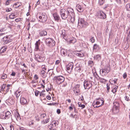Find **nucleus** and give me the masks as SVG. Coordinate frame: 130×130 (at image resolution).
<instances>
[{
  "label": "nucleus",
  "mask_w": 130,
  "mask_h": 130,
  "mask_svg": "<svg viewBox=\"0 0 130 130\" xmlns=\"http://www.w3.org/2000/svg\"><path fill=\"white\" fill-rule=\"evenodd\" d=\"M60 13L62 18L63 20H70L73 22L75 19V13L73 9L71 8H68L66 10L64 9H61Z\"/></svg>",
  "instance_id": "1"
},
{
  "label": "nucleus",
  "mask_w": 130,
  "mask_h": 130,
  "mask_svg": "<svg viewBox=\"0 0 130 130\" xmlns=\"http://www.w3.org/2000/svg\"><path fill=\"white\" fill-rule=\"evenodd\" d=\"M103 99L102 98H96V102L94 101L93 103V106L94 108H98L103 105L104 102Z\"/></svg>",
  "instance_id": "2"
},
{
  "label": "nucleus",
  "mask_w": 130,
  "mask_h": 130,
  "mask_svg": "<svg viewBox=\"0 0 130 130\" xmlns=\"http://www.w3.org/2000/svg\"><path fill=\"white\" fill-rule=\"evenodd\" d=\"M88 24L84 19L79 18L78 19V27L79 28H85L88 26Z\"/></svg>",
  "instance_id": "3"
},
{
  "label": "nucleus",
  "mask_w": 130,
  "mask_h": 130,
  "mask_svg": "<svg viewBox=\"0 0 130 130\" xmlns=\"http://www.w3.org/2000/svg\"><path fill=\"white\" fill-rule=\"evenodd\" d=\"M45 42L47 46L51 47L54 46L55 44V41L50 38H46L45 40Z\"/></svg>",
  "instance_id": "4"
},
{
  "label": "nucleus",
  "mask_w": 130,
  "mask_h": 130,
  "mask_svg": "<svg viewBox=\"0 0 130 130\" xmlns=\"http://www.w3.org/2000/svg\"><path fill=\"white\" fill-rule=\"evenodd\" d=\"M53 79L54 80L59 84L64 82V77L61 76H55L54 77Z\"/></svg>",
  "instance_id": "5"
},
{
  "label": "nucleus",
  "mask_w": 130,
  "mask_h": 130,
  "mask_svg": "<svg viewBox=\"0 0 130 130\" xmlns=\"http://www.w3.org/2000/svg\"><path fill=\"white\" fill-rule=\"evenodd\" d=\"M38 20L41 22L44 23L45 22L47 19V17L45 13H42L39 16Z\"/></svg>",
  "instance_id": "6"
},
{
  "label": "nucleus",
  "mask_w": 130,
  "mask_h": 130,
  "mask_svg": "<svg viewBox=\"0 0 130 130\" xmlns=\"http://www.w3.org/2000/svg\"><path fill=\"white\" fill-rule=\"evenodd\" d=\"M84 86L85 89L88 90L91 87L92 84L91 82L85 80L84 82Z\"/></svg>",
  "instance_id": "7"
},
{
  "label": "nucleus",
  "mask_w": 130,
  "mask_h": 130,
  "mask_svg": "<svg viewBox=\"0 0 130 130\" xmlns=\"http://www.w3.org/2000/svg\"><path fill=\"white\" fill-rule=\"evenodd\" d=\"M73 68V65L72 62L69 63L66 66L67 72L69 73H71L72 72Z\"/></svg>",
  "instance_id": "8"
},
{
  "label": "nucleus",
  "mask_w": 130,
  "mask_h": 130,
  "mask_svg": "<svg viewBox=\"0 0 130 130\" xmlns=\"http://www.w3.org/2000/svg\"><path fill=\"white\" fill-rule=\"evenodd\" d=\"M35 58L39 62H42L45 59L44 57L37 55L35 56Z\"/></svg>",
  "instance_id": "9"
},
{
  "label": "nucleus",
  "mask_w": 130,
  "mask_h": 130,
  "mask_svg": "<svg viewBox=\"0 0 130 130\" xmlns=\"http://www.w3.org/2000/svg\"><path fill=\"white\" fill-rule=\"evenodd\" d=\"M80 85L77 84L73 88V91L77 95L79 93L80 90L79 88Z\"/></svg>",
  "instance_id": "10"
},
{
  "label": "nucleus",
  "mask_w": 130,
  "mask_h": 130,
  "mask_svg": "<svg viewBox=\"0 0 130 130\" xmlns=\"http://www.w3.org/2000/svg\"><path fill=\"white\" fill-rule=\"evenodd\" d=\"M97 16L99 18L103 19H105L106 17V14L101 11H99L98 12Z\"/></svg>",
  "instance_id": "11"
},
{
  "label": "nucleus",
  "mask_w": 130,
  "mask_h": 130,
  "mask_svg": "<svg viewBox=\"0 0 130 130\" xmlns=\"http://www.w3.org/2000/svg\"><path fill=\"white\" fill-rule=\"evenodd\" d=\"M58 122L57 121H53L51 124L48 125V127L50 129L58 125Z\"/></svg>",
  "instance_id": "12"
},
{
  "label": "nucleus",
  "mask_w": 130,
  "mask_h": 130,
  "mask_svg": "<svg viewBox=\"0 0 130 130\" xmlns=\"http://www.w3.org/2000/svg\"><path fill=\"white\" fill-rule=\"evenodd\" d=\"M83 71V70L80 67H77L75 69V74L77 75L78 74V73H81Z\"/></svg>",
  "instance_id": "13"
},
{
  "label": "nucleus",
  "mask_w": 130,
  "mask_h": 130,
  "mask_svg": "<svg viewBox=\"0 0 130 130\" xmlns=\"http://www.w3.org/2000/svg\"><path fill=\"white\" fill-rule=\"evenodd\" d=\"M62 33L61 34V36L65 40L67 39V34L66 30L63 29L61 31Z\"/></svg>",
  "instance_id": "14"
},
{
  "label": "nucleus",
  "mask_w": 130,
  "mask_h": 130,
  "mask_svg": "<svg viewBox=\"0 0 130 130\" xmlns=\"http://www.w3.org/2000/svg\"><path fill=\"white\" fill-rule=\"evenodd\" d=\"M5 117L6 120H7L10 118H11V113L9 111H7L6 112H5Z\"/></svg>",
  "instance_id": "15"
},
{
  "label": "nucleus",
  "mask_w": 130,
  "mask_h": 130,
  "mask_svg": "<svg viewBox=\"0 0 130 130\" xmlns=\"http://www.w3.org/2000/svg\"><path fill=\"white\" fill-rule=\"evenodd\" d=\"M40 40H39L38 41L36 42V43L35 44V50L36 51H38L39 50V46L40 44Z\"/></svg>",
  "instance_id": "16"
},
{
  "label": "nucleus",
  "mask_w": 130,
  "mask_h": 130,
  "mask_svg": "<svg viewBox=\"0 0 130 130\" xmlns=\"http://www.w3.org/2000/svg\"><path fill=\"white\" fill-rule=\"evenodd\" d=\"M53 16L54 17V18L55 21H58L60 19V17L57 13H55L53 14Z\"/></svg>",
  "instance_id": "17"
},
{
  "label": "nucleus",
  "mask_w": 130,
  "mask_h": 130,
  "mask_svg": "<svg viewBox=\"0 0 130 130\" xmlns=\"http://www.w3.org/2000/svg\"><path fill=\"white\" fill-rule=\"evenodd\" d=\"M76 9L79 12H81L83 11V9L80 5L77 4L76 6Z\"/></svg>",
  "instance_id": "18"
},
{
  "label": "nucleus",
  "mask_w": 130,
  "mask_h": 130,
  "mask_svg": "<svg viewBox=\"0 0 130 130\" xmlns=\"http://www.w3.org/2000/svg\"><path fill=\"white\" fill-rule=\"evenodd\" d=\"M119 108L114 107H113L112 111L114 114H116L119 112Z\"/></svg>",
  "instance_id": "19"
},
{
  "label": "nucleus",
  "mask_w": 130,
  "mask_h": 130,
  "mask_svg": "<svg viewBox=\"0 0 130 130\" xmlns=\"http://www.w3.org/2000/svg\"><path fill=\"white\" fill-rule=\"evenodd\" d=\"M99 48V46L96 44H95L93 46V51L96 52L98 51Z\"/></svg>",
  "instance_id": "20"
},
{
  "label": "nucleus",
  "mask_w": 130,
  "mask_h": 130,
  "mask_svg": "<svg viewBox=\"0 0 130 130\" xmlns=\"http://www.w3.org/2000/svg\"><path fill=\"white\" fill-rule=\"evenodd\" d=\"M27 101L26 99L23 97L21 98L20 99V102L22 105H24L26 103Z\"/></svg>",
  "instance_id": "21"
},
{
  "label": "nucleus",
  "mask_w": 130,
  "mask_h": 130,
  "mask_svg": "<svg viewBox=\"0 0 130 130\" xmlns=\"http://www.w3.org/2000/svg\"><path fill=\"white\" fill-rule=\"evenodd\" d=\"M39 34L40 36H43L46 35L47 32L46 31L43 30L41 31L40 32Z\"/></svg>",
  "instance_id": "22"
},
{
  "label": "nucleus",
  "mask_w": 130,
  "mask_h": 130,
  "mask_svg": "<svg viewBox=\"0 0 130 130\" xmlns=\"http://www.w3.org/2000/svg\"><path fill=\"white\" fill-rule=\"evenodd\" d=\"M118 86L116 85L113 86L112 87V90L111 91L113 93H115L117 91V89L118 88Z\"/></svg>",
  "instance_id": "23"
},
{
  "label": "nucleus",
  "mask_w": 130,
  "mask_h": 130,
  "mask_svg": "<svg viewBox=\"0 0 130 130\" xmlns=\"http://www.w3.org/2000/svg\"><path fill=\"white\" fill-rule=\"evenodd\" d=\"M15 117L17 121L19 120L20 119V115L18 112H17L14 114Z\"/></svg>",
  "instance_id": "24"
},
{
  "label": "nucleus",
  "mask_w": 130,
  "mask_h": 130,
  "mask_svg": "<svg viewBox=\"0 0 130 130\" xmlns=\"http://www.w3.org/2000/svg\"><path fill=\"white\" fill-rule=\"evenodd\" d=\"M76 56L79 57H83L84 56V54L81 52H78L76 54Z\"/></svg>",
  "instance_id": "25"
},
{
  "label": "nucleus",
  "mask_w": 130,
  "mask_h": 130,
  "mask_svg": "<svg viewBox=\"0 0 130 130\" xmlns=\"http://www.w3.org/2000/svg\"><path fill=\"white\" fill-rule=\"evenodd\" d=\"M41 74L43 78H45L46 77V73L45 71L41 70Z\"/></svg>",
  "instance_id": "26"
},
{
  "label": "nucleus",
  "mask_w": 130,
  "mask_h": 130,
  "mask_svg": "<svg viewBox=\"0 0 130 130\" xmlns=\"http://www.w3.org/2000/svg\"><path fill=\"white\" fill-rule=\"evenodd\" d=\"M71 106H70L69 107V109L70 111L72 110L74 108V111H75L76 110V108L75 107V106L74 105L71 103Z\"/></svg>",
  "instance_id": "27"
},
{
  "label": "nucleus",
  "mask_w": 130,
  "mask_h": 130,
  "mask_svg": "<svg viewBox=\"0 0 130 130\" xmlns=\"http://www.w3.org/2000/svg\"><path fill=\"white\" fill-rule=\"evenodd\" d=\"M113 107L118 108H119V103L117 102H115L113 103Z\"/></svg>",
  "instance_id": "28"
},
{
  "label": "nucleus",
  "mask_w": 130,
  "mask_h": 130,
  "mask_svg": "<svg viewBox=\"0 0 130 130\" xmlns=\"http://www.w3.org/2000/svg\"><path fill=\"white\" fill-rule=\"evenodd\" d=\"M46 118V114L45 113H43L41 114L40 115V118L42 119L43 120L45 119Z\"/></svg>",
  "instance_id": "29"
},
{
  "label": "nucleus",
  "mask_w": 130,
  "mask_h": 130,
  "mask_svg": "<svg viewBox=\"0 0 130 130\" xmlns=\"http://www.w3.org/2000/svg\"><path fill=\"white\" fill-rule=\"evenodd\" d=\"M0 118L1 119L5 120L6 119L5 117V112H3L2 113L0 116Z\"/></svg>",
  "instance_id": "30"
},
{
  "label": "nucleus",
  "mask_w": 130,
  "mask_h": 130,
  "mask_svg": "<svg viewBox=\"0 0 130 130\" xmlns=\"http://www.w3.org/2000/svg\"><path fill=\"white\" fill-rule=\"evenodd\" d=\"M61 54H63V56H64L67 55V52L66 51L63 49H62L61 51Z\"/></svg>",
  "instance_id": "31"
},
{
  "label": "nucleus",
  "mask_w": 130,
  "mask_h": 130,
  "mask_svg": "<svg viewBox=\"0 0 130 130\" xmlns=\"http://www.w3.org/2000/svg\"><path fill=\"white\" fill-rule=\"evenodd\" d=\"M125 8L127 10L130 11V3H128L126 5Z\"/></svg>",
  "instance_id": "32"
},
{
  "label": "nucleus",
  "mask_w": 130,
  "mask_h": 130,
  "mask_svg": "<svg viewBox=\"0 0 130 130\" xmlns=\"http://www.w3.org/2000/svg\"><path fill=\"white\" fill-rule=\"evenodd\" d=\"M11 85L9 84H8L6 86V90L5 92H6V93H5V94L6 93H7L9 91L10 89V87Z\"/></svg>",
  "instance_id": "33"
},
{
  "label": "nucleus",
  "mask_w": 130,
  "mask_h": 130,
  "mask_svg": "<svg viewBox=\"0 0 130 130\" xmlns=\"http://www.w3.org/2000/svg\"><path fill=\"white\" fill-rule=\"evenodd\" d=\"M49 118H46V119H45L42 121V123L43 124L47 123L49 121Z\"/></svg>",
  "instance_id": "34"
},
{
  "label": "nucleus",
  "mask_w": 130,
  "mask_h": 130,
  "mask_svg": "<svg viewBox=\"0 0 130 130\" xmlns=\"http://www.w3.org/2000/svg\"><path fill=\"white\" fill-rule=\"evenodd\" d=\"M16 16V14L14 13H11L9 15V18L10 19H12L14 18Z\"/></svg>",
  "instance_id": "35"
},
{
  "label": "nucleus",
  "mask_w": 130,
  "mask_h": 130,
  "mask_svg": "<svg viewBox=\"0 0 130 130\" xmlns=\"http://www.w3.org/2000/svg\"><path fill=\"white\" fill-rule=\"evenodd\" d=\"M101 55H95L94 57V59L96 60L99 59H101Z\"/></svg>",
  "instance_id": "36"
},
{
  "label": "nucleus",
  "mask_w": 130,
  "mask_h": 130,
  "mask_svg": "<svg viewBox=\"0 0 130 130\" xmlns=\"http://www.w3.org/2000/svg\"><path fill=\"white\" fill-rule=\"evenodd\" d=\"M89 65L91 67H92L94 65L93 62L92 61H89L88 62Z\"/></svg>",
  "instance_id": "37"
},
{
  "label": "nucleus",
  "mask_w": 130,
  "mask_h": 130,
  "mask_svg": "<svg viewBox=\"0 0 130 130\" xmlns=\"http://www.w3.org/2000/svg\"><path fill=\"white\" fill-rule=\"evenodd\" d=\"M6 87V85L5 84H3L1 86V91H4V89Z\"/></svg>",
  "instance_id": "38"
},
{
  "label": "nucleus",
  "mask_w": 130,
  "mask_h": 130,
  "mask_svg": "<svg viewBox=\"0 0 130 130\" xmlns=\"http://www.w3.org/2000/svg\"><path fill=\"white\" fill-rule=\"evenodd\" d=\"M99 80L101 82L104 83L106 82L107 80L105 79L102 78L100 77L99 78Z\"/></svg>",
  "instance_id": "39"
},
{
  "label": "nucleus",
  "mask_w": 130,
  "mask_h": 130,
  "mask_svg": "<svg viewBox=\"0 0 130 130\" xmlns=\"http://www.w3.org/2000/svg\"><path fill=\"white\" fill-rule=\"evenodd\" d=\"M105 0H99V4L101 6L104 4Z\"/></svg>",
  "instance_id": "40"
},
{
  "label": "nucleus",
  "mask_w": 130,
  "mask_h": 130,
  "mask_svg": "<svg viewBox=\"0 0 130 130\" xmlns=\"http://www.w3.org/2000/svg\"><path fill=\"white\" fill-rule=\"evenodd\" d=\"M104 69L105 70V72L107 73L110 71V68L108 67L105 68Z\"/></svg>",
  "instance_id": "41"
},
{
  "label": "nucleus",
  "mask_w": 130,
  "mask_h": 130,
  "mask_svg": "<svg viewBox=\"0 0 130 130\" xmlns=\"http://www.w3.org/2000/svg\"><path fill=\"white\" fill-rule=\"evenodd\" d=\"M8 36H7L6 37H4V39H5V40H6V42H7V43L10 42L12 41V40H7V39L8 38Z\"/></svg>",
  "instance_id": "42"
},
{
  "label": "nucleus",
  "mask_w": 130,
  "mask_h": 130,
  "mask_svg": "<svg viewBox=\"0 0 130 130\" xmlns=\"http://www.w3.org/2000/svg\"><path fill=\"white\" fill-rule=\"evenodd\" d=\"M78 104L79 107H82V109H83V108H84L85 107V105L82 104L79 102L78 103Z\"/></svg>",
  "instance_id": "43"
},
{
  "label": "nucleus",
  "mask_w": 130,
  "mask_h": 130,
  "mask_svg": "<svg viewBox=\"0 0 130 130\" xmlns=\"http://www.w3.org/2000/svg\"><path fill=\"white\" fill-rule=\"evenodd\" d=\"M102 75L104 76L107 73H106L105 72V70L104 69H103L102 70Z\"/></svg>",
  "instance_id": "44"
},
{
  "label": "nucleus",
  "mask_w": 130,
  "mask_h": 130,
  "mask_svg": "<svg viewBox=\"0 0 130 130\" xmlns=\"http://www.w3.org/2000/svg\"><path fill=\"white\" fill-rule=\"evenodd\" d=\"M34 121H31L29 122V124L30 126H31L34 124Z\"/></svg>",
  "instance_id": "45"
},
{
  "label": "nucleus",
  "mask_w": 130,
  "mask_h": 130,
  "mask_svg": "<svg viewBox=\"0 0 130 130\" xmlns=\"http://www.w3.org/2000/svg\"><path fill=\"white\" fill-rule=\"evenodd\" d=\"M90 41L92 42V43L94 42L95 41V39L92 36L91 38L90 39Z\"/></svg>",
  "instance_id": "46"
},
{
  "label": "nucleus",
  "mask_w": 130,
  "mask_h": 130,
  "mask_svg": "<svg viewBox=\"0 0 130 130\" xmlns=\"http://www.w3.org/2000/svg\"><path fill=\"white\" fill-rule=\"evenodd\" d=\"M7 29V28L6 27H4L1 29L0 30V31L1 32H4Z\"/></svg>",
  "instance_id": "47"
},
{
  "label": "nucleus",
  "mask_w": 130,
  "mask_h": 130,
  "mask_svg": "<svg viewBox=\"0 0 130 130\" xmlns=\"http://www.w3.org/2000/svg\"><path fill=\"white\" fill-rule=\"evenodd\" d=\"M80 46L84 47H85L86 46L85 44L84 43V42L83 41L80 44Z\"/></svg>",
  "instance_id": "48"
},
{
  "label": "nucleus",
  "mask_w": 130,
  "mask_h": 130,
  "mask_svg": "<svg viewBox=\"0 0 130 130\" xmlns=\"http://www.w3.org/2000/svg\"><path fill=\"white\" fill-rule=\"evenodd\" d=\"M7 77V75L5 74H3L2 77V78L5 79Z\"/></svg>",
  "instance_id": "49"
},
{
  "label": "nucleus",
  "mask_w": 130,
  "mask_h": 130,
  "mask_svg": "<svg viewBox=\"0 0 130 130\" xmlns=\"http://www.w3.org/2000/svg\"><path fill=\"white\" fill-rule=\"evenodd\" d=\"M41 68L42 69V70L45 71L46 70V68L45 65H42V66Z\"/></svg>",
  "instance_id": "50"
},
{
  "label": "nucleus",
  "mask_w": 130,
  "mask_h": 130,
  "mask_svg": "<svg viewBox=\"0 0 130 130\" xmlns=\"http://www.w3.org/2000/svg\"><path fill=\"white\" fill-rule=\"evenodd\" d=\"M118 80V79H112L111 81V82H113L115 84L117 83V81Z\"/></svg>",
  "instance_id": "51"
},
{
  "label": "nucleus",
  "mask_w": 130,
  "mask_h": 130,
  "mask_svg": "<svg viewBox=\"0 0 130 130\" xmlns=\"http://www.w3.org/2000/svg\"><path fill=\"white\" fill-rule=\"evenodd\" d=\"M40 93V92L39 91L37 90H36L35 92V95L36 96H38L39 94Z\"/></svg>",
  "instance_id": "52"
},
{
  "label": "nucleus",
  "mask_w": 130,
  "mask_h": 130,
  "mask_svg": "<svg viewBox=\"0 0 130 130\" xmlns=\"http://www.w3.org/2000/svg\"><path fill=\"white\" fill-rule=\"evenodd\" d=\"M129 29H130V28H129V29H128V30L127 31H128V30H129ZM127 40H129V39H130V31H129V33L127 35Z\"/></svg>",
  "instance_id": "53"
},
{
  "label": "nucleus",
  "mask_w": 130,
  "mask_h": 130,
  "mask_svg": "<svg viewBox=\"0 0 130 130\" xmlns=\"http://www.w3.org/2000/svg\"><path fill=\"white\" fill-rule=\"evenodd\" d=\"M108 4H106L104 6L102 7V8L106 10V9L108 7Z\"/></svg>",
  "instance_id": "54"
},
{
  "label": "nucleus",
  "mask_w": 130,
  "mask_h": 130,
  "mask_svg": "<svg viewBox=\"0 0 130 130\" xmlns=\"http://www.w3.org/2000/svg\"><path fill=\"white\" fill-rule=\"evenodd\" d=\"M125 100L127 101H128L130 100V99L128 96H126L125 97Z\"/></svg>",
  "instance_id": "55"
},
{
  "label": "nucleus",
  "mask_w": 130,
  "mask_h": 130,
  "mask_svg": "<svg viewBox=\"0 0 130 130\" xmlns=\"http://www.w3.org/2000/svg\"><path fill=\"white\" fill-rule=\"evenodd\" d=\"M6 50V48L5 47H2L1 50V51H2L3 52H5Z\"/></svg>",
  "instance_id": "56"
},
{
  "label": "nucleus",
  "mask_w": 130,
  "mask_h": 130,
  "mask_svg": "<svg viewBox=\"0 0 130 130\" xmlns=\"http://www.w3.org/2000/svg\"><path fill=\"white\" fill-rule=\"evenodd\" d=\"M109 86V84H107V88L108 92H109V90L110 89V87Z\"/></svg>",
  "instance_id": "57"
},
{
  "label": "nucleus",
  "mask_w": 130,
  "mask_h": 130,
  "mask_svg": "<svg viewBox=\"0 0 130 130\" xmlns=\"http://www.w3.org/2000/svg\"><path fill=\"white\" fill-rule=\"evenodd\" d=\"M34 78L36 80L38 79L39 78V77H38V76L36 74H35V76H34Z\"/></svg>",
  "instance_id": "58"
},
{
  "label": "nucleus",
  "mask_w": 130,
  "mask_h": 130,
  "mask_svg": "<svg viewBox=\"0 0 130 130\" xmlns=\"http://www.w3.org/2000/svg\"><path fill=\"white\" fill-rule=\"evenodd\" d=\"M10 130H14V127L13 125H11L10 126Z\"/></svg>",
  "instance_id": "59"
},
{
  "label": "nucleus",
  "mask_w": 130,
  "mask_h": 130,
  "mask_svg": "<svg viewBox=\"0 0 130 130\" xmlns=\"http://www.w3.org/2000/svg\"><path fill=\"white\" fill-rule=\"evenodd\" d=\"M75 39L74 38H73L72 39H71L70 40H69V43H73V41H74Z\"/></svg>",
  "instance_id": "60"
},
{
  "label": "nucleus",
  "mask_w": 130,
  "mask_h": 130,
  "mask_svg": "<svg viewBox=\"0 0 130 130\" xmlns=\"http://www.w3.org/2000/svg\"><path fill=\"white\" fill-rule=\"evenodd\" d=\"M15 96H16V97L18 98L19 96L20 95V94H19L18 93H17L16 92H15Z\"/></svg>",
  "instance_id": "61"
},
{
  "label": "nucleus",
  "mask_w": 130,
  "mask_h": 130,
  "mask_svg": "<svg viewBox=\"0 0 130 130\" xmlns=\"http://www.w3.org/2000/svg\"><path fill=\"white\" fill-rule=\"evenodd\" d=\"M94 76H95L96 78H97V77H99L98 75L97 74L96 72H94L93 73Z\"/></svg>",
  "instance_id": "62"
},
{
  "label": "nucleus",
  "mask_w": 130,
  "mask_h": 130,
  "mask_svg": "<svg viewBox=\"0 0 130 130\" xmlns=\"http://www.w3.org/2000/svg\"><path fill=\"white\" fill-rule=\"evenodd\" d=\"M127 77V74L126 73H125L123 75V77L124 79H125Z\"/></svg>",
  "instance_id": "63"
},
{
  "label": "nucleus",
  "mask_w": 130,
  "mask_h": 130,
  "mask_svg": "<svg viewBox=\"0 0 130 130\" xmlns=\"http://www.w3.org/2000/svg\"><path fill=\"white\" fill-rule=\"evenodd\" d=\"M43 91H42V92H41L40 94V96H44L45 95V94L43 93Z\"/></svg>",
  "instance_id": "64"
}]
</instances>
